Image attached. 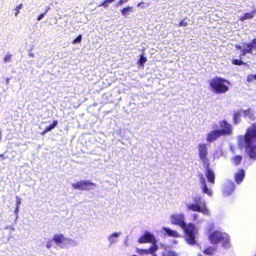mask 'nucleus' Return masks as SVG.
<instances>
[{"label":"nucleus","instance_id":"f257e3e1","mask_svg":"<svg viewBox=\"0 0 256 256\" xmlns=\"http://www.w3.org/2000/svg\"><path fill=\"white\" fill-rule=\"evenodd\" d=\"M170 222L172 224L178 225L184 230L186 234L185 240L190 245H194L196 242L198 228L195 226L185 222V216L183 214H174L170 216Z\"/></svg>","mask_w":256,"mask_h":256},{"label":"nucleus","instance_id":"f03ea898","mask_svg":"<svg viewBox=\"0 0 256 256\" xmlns=\"http://www.w3.org/2000/svg\"><path fill=\"white\" fill-rule=\"evenodd\" d=\"M256 123L249 128L244 136L238 138V143L240 146H244L246 151L249 156L252 159H256Z\"/></svg>","mask_w":256,"mask_h":256},{"label":"nucleus","instance_id":"7ed1b4c3","mask_svg":"<svg viewBox=\"0 0 256 256\" xmlns=\"http://www.w3.org/2000/svg\"><path fill=\"white\" fill-rule=\"evenodd\" d=\"M194 203L187 204L186 208L188 210L200 212L205 215H209V210L206 206L204 200L200 196H196L194 199Z\"/></svg>","mask_w":256,"mask_h":256},{"label":"nucleus","instance_id":"20e7f679","mask_svg":"<svg viewBox=\"0 0 256 256\" xmlns=\"http://www.w3.org/2000/svg\"><path fill=\"white\" fill-rule=\"evenodd\" d=\"M226 83L229 84L226 80L220 78H216L212 79L210 84L214 92L217 94H222L226 92L228 90V86Z\"/></svg>","mask_w":256,"mask_h":256},{"label":"nucleus","instance_id":"39448f33","mask_svg":"<svg viewBox=\"0 0 256 256\" xmlns=\"http://www.w3.org/2000/svg\"><path fill=\"white\" fill-rule=\"evenodd\" d=\"M209 240L212 244H216L220 241H223L222 246L224 248L230 246L228 235L226 233H222L219 231H215L210 234Z\"/></svg>","mask_w":256,"mask_h":256},{"label":"nucleus","instance_id":"423d86ee","mask_svg":"<svg viewBox=\"0 0 256 256\" xmlns=\"http://www.w3.org/2000/svg\"><path fill=\"white\" fill-rule=\"evenodd\" d=\"M140 243L150 242L152 244V249L151 250V254L152 256H158L155 252L158 250V246L156 244V240L154 234L146 232L144 234L140 237L138 240Z\"/></svg>","mask_w":256,"mask_h":256},{"label":"nucleus","instance_id":"0eeeda50","mask_svg":"<svg viewBox=\"0 0 256 256\" xmlns=\"http://www.w3.org/2000/svg\"><path fill=\"white\" fill-rule=\"evenodd\" d=\"M96 184L87 180H82L80 182L72 184V187L75 189L88 190H94Z\"/></svg>","mask_w":256,"mask_h":256},{"label":"nucleus","instance_id":"6e6552de","mask_svg":"<svg viewBox=\"0 0 256 256\" xmlns=\"http://www.w3.org/2000/svg\"><path fill=\"white\" fill-rule=\"evenodd\" d=\"M221 128L220 132L222 135H230L232 133V126L226 120H222L220 122Z\"/></svg>","mask_w":256,"mask_h":256},{"label":"nucleus","instance_id":"1a4fd4ad","mask_svg":"<svg viewBox=\"0 0 256 256\" xmlns=\"http://www.w3.org/2000/svg\"><path fill=\"white\" fill-rule=\"evenodd\" d=\"M198 152L200 159L205 163L207 158L208 148L204 144H199L198 146Z\"/></svg>","mask_w":256,"mask_h":256},{"label":"nucleus","instance_id":"9d476101","mask_svg":"<svg viewBox=\"0 0 256 256\" xmlns=\"http://www.w3.org/2000/svg\"><path fill=\"white\" fill-rule=\"evenodd\" d=\"M222 136L220 132V130H216L211 131L208 134L206 140L209 142H212L216 140L217 138Z\"/></svg>","mask_w":256,"mask_h":256},{"label":"nucleus","instance_id":"9b49d317","mask_svg":"<svg viewBox=\"0 0 256 256\" xmlns=\"http://www.w3.org/2000/svg\"><path fill=\"white\" fill-rule=\"evenodd\" d=\"M162 230L164 231L162 232L164 235L174 238H180V235L176 230H172L170 228L163 226Z\"/></svg>","mask_w":256,"mask_h":256},{"label":"nucleus","instance_id":"f8f14e48","mask_svg":"<svg viewBox=\"0 0 256 256\" xmlns=\"http://www.w3.org/2000/svg\"><path fill=\"white\" fill-rule=\"evenodd\" d=\"M234 184L232 182H228L224 186L223 194L225 196H229L234 190Z\"/></svg>","mask_w":256,"mask_h":256},{"label":"nucleus","instance_id":"ddd939ff","mask_svg":"<svg viewBox=\"0 0 256 256\" xmlns=\"http://www.w3.org/2000/svg\"><path fill=\"white\" fill-rule=\"evenodd\" d=\"M120 232H115L110 234L108 236V240L109 243V246H111L113 244H116L118 242V238L120 236Z\"/></svg>","mask_w":256,"mask_h":256},{"label":"nucleus","instance_id":"4468645a","mask_svg":"<svg viewBox=\"0 0 256 256\" xmlns=\"http://www.w3.org/2000/svg\"><path fill=\"white\" fill-rule=\"evenodd\" d=\"M200 182L202 185V188L203 192L206 194L208 196H211L212 194V192L211 190L208 188L206 184V179L202 174L200 176Z\"/></svg>","mask_w":256,"mask_h":256},{"label":"nucleus","instance_id":"2eb2a0df","mask_svg":"<svg viewBox=\"0 0 256 256\" xmlns=\"http://www.w3.org/2000/svg\"><path fill=\"white\" fill-rule=\"evenodd\" d=\"M206 176L210 182L214 184L215 179L214 174L209 168H208L206 171Z\"/></svg>","mask_w":256,"mask_h":256},{"label":"nucleus","instance_id":"dca6fc26","mask_svg":"<svg viewBox=\"0 0 256 256\" xmlns=\"http://www.w3.org/2000/svg\"><path fill=\"white\" fill-rule=\"evenodd\" d=\"M244 176V172L243 170H240L235 175V180L237 184H240L242 182Z\"/></svg>","mask_w":256,"mask_h":256},{"label":"nucleus","instance_id":"f3484780","mask_svg":"<svg viewBox=\"0 0 256 256\" xmlns=\"http://www.w3.org/2000/svg\"><path fill=\"white\" fill-rule=\"evenodd\" d=\"M242 114L244 115V117H248L251 120H254L255 118L254 112L251 109H248L246 110H242Z\"/></svg>","mask_w":256,"mask_h":256},{"label":"nucleus","instance_id":"a211bd4d","mask_svg":"<svg viewBox=\"0 0 256 256\" xmlns=\"http://www.w3.org/2000/svg\"><path fill=\"white\" fill-rule=\"evenodd\" d=\"M134 11V8L132 6H128L123 8L121 10V12L123 16L126 17Z\"/></svg>","mask_w":256,"mask_h":256},{"label":"nucleus","instance_id":"6ab92c4d","mask_svg":"<svg viewBox=\"0 0 256 256\" xmlns=\"http://www.w3.org/2000/svg\"><path fill=\"white\" fill-rule=\"evenodd\" d=\"M65 238L64 236L62 234H55L53 240L55 242L56 244H62L64 241Z\"/></svg>","mask_w":256,"mask_h":256},{"label":"nucleus","instance_id":"aec40b11","mask_svg":"<svg viewBox=\"0 0 256 256\" xmlns=\"http://www.w3.org/2000/svg\"><path fill=\"white\" fill-rule=\"evenodd\" d=\"M244 50H245V52L246 53L248 54H252V50H254V46H252V44L250 42L248 43H245L244 45Z\"/></svg>","mask_w":256,"mask_h":256},{"label":"nucleus","instance_id":"412c9836","mask_svg":"<svg viewBox=\"0 0 256 256\" xmlns=\"http://www.w3.org/2000/svg\"><path fill=\"white\" fill-rule=\"evenodd\" d=\"M152 249V246L149 249H140V248H136V252L140 254H151V250Z\"/></svg>","mask_w":256,"mask_h":256},{"label":"nucleus","instance_id":"4be33fe9","mask_svg":"<svg viewBox=\"0 0 256 256\" xmlns=\"http://www.w3.org/2000/svg\"><path fill=\"white\" fill-rule=\"evenodd\" d=\"M242 114V110L236 112L234 114V122L235 124H238L240 122V116Z\"/></svg>","mask_w":256,"mask_h":256},{"label":"nucleus","instance_id":"5701e85b","mask_svg":"<svg viewBox=\"0 0 256 256\" xmlns=\"http://www.w3.org/2000/svg\"><path fill=\"white\" fill-rule=\"evenodd\" d=\"M255 12L252 11V12H248L246 13L244 16H241L240 17V20L242 21H244L246 19L254 17V14Z\"/></svg>","mask_w":256,"mask_h":256},{"label":"nucleus","instance_id":"b1692460","mask_svg":"<svg viewBox=\"0 0 256 256\" xmlns=\"http://www.w3.org/2000/svg\"><path fill=\"white\" fill-rule=\"evenodd\" d=\"M57 124H58V121L54 120L52 124H51L50 126L46 127L44 132V134H45L46 132L50 131L51 130L54 129L56 126Z\"/></svg>","mask_w":256,"mask_h":256},{"label":"nucleus","instance_id":"393cba45","mask_svg":"<svg viewBox=\"0 0 256 256\" xmlns=\"http://www.w3.org/2000/svg\"><path fill=\"white\" fill-rule=\"evenodd\" d=\"M214 250V248L212 246L207 248L204 250V253L207 255H212Z\"/></svg>","mask_w":256,"mask_h":256},{"label":"nucleus","instance_id":"a878e982","mask_svg":"<svg viewBox=\"0 0 256 256\" xmlns=\"http://www.w3.org/2000/svg\"><path fill=\"white\" fill-rule=\"evenodd\" d=\"M242 156H236L233 158V160L236 165H238L242 160Z\"/></svg>","mask_w":256,"mask_h":256},{"label":"nucleus","instance_id":"bb28decb","mask_svg":"<svg viewBox=\"0 0 256 256\" xmlns=\"http://www.w3.org/2000/svg\"><path fill=\"white\" fill-rule=\"evenodd\" d=\"M12 58V54H8L4 58V63L10 62L11 61Z\"/></svg>","mask_w":256,"mask_h":256},{"label":"nucleus","instance_id":"cd10ccee","mask_svg":"<svg viewBox=\"0 0 256 256\" xmlns=\"http://www.w3.org/2000/svg\"><path fill=\"white\" fill-rule=\"evenodd\" d=\"M147 58L146 57L144 56L143 55H141L140 58L138 60V62L141 66H143L144 63L146 62Z\"/></svg>","mask_w":256,"mask_h":256},{"label":"nucleus","instance_id":"c85d7f7f","mask_svg":"<svg viewBox=\"0 0 256 256\" xmlns=\"http://www.w3.org/2000/svg\"><path fill=\"white\" fill-rule=\"evenodd\" d=\"M232 63L234 65L240 66L243 64H244V62L238 59H234L232 60Z\"/></svg>","mask_w":256,"mask_h":256},{"label":"nucleus","instance_id":"c756f323","mask_svg":"<svg viewBox=\"0 0 256 256\" xmlns=\"http://www.w3.org/2000/svg\"><path fill=\"white\" fill-rule=\"evenodd\" d=\"M164 256H178L174 252L172 251H166L164 254Z\"/></svg>","mask_w":256,"mask_h":256},{"label":"nucleus","instance_id":"7c9ffc66","mask_svg":"<svg viewBox=\"0 0 256 256\" xmlns=\"http://www.w3.org/2000/svg\"><path fill=\"white\" fill-rule=\"evenodd\" d=\"M256 80V74H251L248 76L247 78V81L248 82H252L254 80Z\"/></svg>","mask_w":256,"mask_h":256},{"label":"nucleus","instance_id":"2f4dec72","mask_svg":"<svg viewBox=\"0 0 256 256\" xmlns=\"http://www.w3.org/2000/svg\"><path fill=\"white\" fill-rule=\"evenodd\" d=\"M82 36L81 34H80L79 36H78V37L76 38L73 40L72 43L74 44H76L78 42H80L82 41Z\"/></svg>","mask_w":256,"mask_h":256},{"label":"nucleus","instance_id":"473e14b6","mask_svg":"<svg viewBox=\"0 0 256 256\" xmlns=\"http://www.w3.org/2000/svg\"><path fill=\"white\" fill-rule=\"evenodd\" d=\"M22 4H19L18 6L14 9V10H16V13H15V16H17L18 14L19 13V10L20 9H21L22 8Z\"/></svg>","mask_w":256,"mask_h":256},{"label":"nucleus","instance_id":"72a5a7b5","mask_svg":"<svg viewBox=\"0 0 256 256\" xmlns=\"http://www.w3.org/2000/svg\"><path fill=\"white\" fill-rule=\"evenodd\" d=\"M52 244H53L52 240H49L47 242L46 246V248H50L52 246Z\"/></svg>","mask_w":256,"mask_h":256},{"label":"nucleus","instance_id":"f704fd0d","mask_svg":"<svg viewBox=\"0 0 256 256\" xmlns=\"http://www.w3.org/2000/svg\"><path fill=\"white\" fill-rule=\"evenodd\" d=\"M188 24V23L186 22H185L184 20H182L178 26H186Z\"/></svg>","mask_w":256,"mask_h":256},{"label":"nucleus","instance_id":"c9c22d12","mask_svg":"<svg viewBox=\"0 0 256 256\" xmlns=\"http://www.w3.org/2000/svg\"><path fill=\"white\" fill-rule=\"evenodd\" d=\"M16 198L17 200L16 202V206L17 207H19L20 205V203H21V198H19L18 196H16Z\"/></svg>","mask_w":256,"mask_h":256},{"label":"nucleus","instance_id":"e433bc0d","mask_svg":"<svg viewBox=\"0 0 256 256\" xmlns=\"http://www.w3.org/2000/svg\"><path fill=\"white\" fill-rule=\"evenodd\" d=\"M250 43L252 44V46H254V50H255L256 48V38L253 39L252 42Z\"/></svg>","mask_w":256,"mask_h":256},{"label":"nucleus","instance_id":"4c0bfd02","mask_svg":"<svg viewBox=\"0 0 256 256\" xmlns=\"http://www.w3.org/2000/svg\"><path fill=\"white\" fill-rule=\"evenodd\" d=\"M128 0H120L118 2L117 6H122Z\"/></svg>","mask_w":256,"mask_h":256},{"label":"nucleus","instance_id":"58836bf2","mask_svg":"<svg viewBox=\"0 0 256 256\" xmlns=\"http://www.w3.org/2000/svg\"><path fill=\"white\" fill-rule=\"evenodd\" d=\"M45 14H40L37 18V20L38 21H40L44 16Z\"/></svg>","mask_w":256,"mask_h":256},{"label":"nucleus","instance_id":"ea45409f","mask_svg":"<svg viewBox=\"0 0 256 256\" xmlns=\"http://www.w3.org/2000/svg\"><path fill=\"white\" fill-rule=\"evenodd\" d=\"M108 2V0H106L105 1H104L100 6H104V7H107L108 6V5L107 4V3Z\"/></svg>","mask_w":256,"mask_h":256},{"label":"nucleus","instance_id":"a19ab883","mask_svg":"<svg viewBox=\"0 0 256 256\" xmlns=\"http://www.w3.org/2000/svg\"><path fill=\"white\" fill-rule=\"evenodd\" d=\"M246 54L247 53L243 49L242 50H240V56H245Z\"/></svg>","mask_w":256,"mask_h":256},{"label":"nucleus","instance_id":"79ce46f5","mask_svg":"<svg viewBox=\"0 0 256 256\" xmlns=\"http://www.w3.org/2000/svg\"><path fill=\"white\" fill-rule=\"evenodd\" d=\"M18 209H19V207H17L16 206V208L14 211V213L16 214V218L18 217Z\"/></svg>","mask_w":256,"mask_h":256},{"label":"nucleus","instance_id":"37998d69","mask_svg":"<svg viewBox=\"0 0 256 256\" xmlns=\"http://www.w3.org/2000/svg\"><path fill=\"white\" fill-rule=\"evenodd\" d=\"M236 47L238 49L240 50H242L244 49V46H236Z\"/></svg>","mask_w":256,"mask_h":256},{"label":"nucleus","instance_id":"c03bdc74","mask_svg":"<svg viewBox=\"0 0 256 256\" xmlns=\"http://www.w3.org/2000/svg\"><path fill=\"white\" fill-rule=\"evenodd\" d=\"M197 216H198V214H194V218L196 220V218H197Z\"/></svg>","mask_w":256,"mask_h":256},{"label":"nucleus","instance_id":"a18cd8bd","mask_svg":"<svg viewBox=\"0 0 256 256\" xmlns=\"http://www.w3.org/2000/svg\"><path fill=\"white\" fill-rule=\"evenodd\" d=\"M49 10H50V8H48L47 9H46V11L44 12V14H46Z\"/></svg>","mask_w":256,"mask_h":256},{"label":"nucleus","instance_id":"49530a36","mask_svg":"<svg viewBox=\"0 0 256 256\" xmlns=\"http://www.w3.org/2000/svg\"><path fill=\"white\" fill-rule=\"evenodd\" d=\"M30 56L32 57H34V53H32V52H30Z\"/></svg>","mask_w":256,"mask_h":256},{"label":"nucleus","instance_id":"de8ad7c7","mask_svg":"<svg viewBox=\"0 0 256 256\" xmlns=\"http://www.w3.org/2000/svg\"><path fill=\"white\" fill-rule=\"evenodd\" d=\"M9 82H10V79L8 78H7L6 80V84H8L9 83Z\"/></svg>","mask_w":256,"mask_h":256},{"label":"nucleus","instance_id":"09e8293b","mask_svg":"<svg viewBox=\"0 0 256 256\" xmlns=\"http://www.w3.org/2000/svg\"><path fill=\"white\" fill-rule=\"evenodd\" d=\"M0 157L2 158V160H4V154H0Z\"/></svg>","mask_w":256,"mask_h":256},{"label":"nucleus","instance_id":"8fccbe9b","mask_svg":"<svg viewBox=\"0 0 256 256\" xmlns=\"http://www.w3.org/2000/svg\"><path fill=\"white\" fill-rule=\"evenodd\" d=\"M109 2H113L114 0H108Z\"/></svg>","mask_w":256,"mask_h":256},{"label":"nucleus","instance_id":"3c124183","mask_svg":"<svg viewBox=\"0 0 256 256\" xmlns=\"http://www.w3.org/2000/svg\"><path fill=\"white\" fill-rule=\"evenodd\" d=\"M198 256H202V255H199Z\"/></svg>","mask_w":256,"mask_h":256}]
</instances>
